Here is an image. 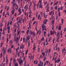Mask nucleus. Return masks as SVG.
Returning <instances> with one entry per match:
<instances>
[{
    "label": "nucleus",
    "instance_id": "1",
    "mask_svg": "<svg viewBox=\"0 0 66 66\" xmlns=\"http://www.w3.org/2000/svg\"><path fill=\"white\" fill-rule=\"evenodd\" d=\"M47 20L45 19V21H43V26H45V24H46L47 23Z\"/></svg>",
    "mask_w": 66,
    "mask_h": 66
},
{
    "label": "nucleus",
    "instance_id": "2",
    "mask_svg": "<svg viewBox=\"0 0 66 66\" xmlns=\"http://www.w3.org/2000/svg\"><path fill=\"white\" fill-rule=\"evenodd\" d=\"M16 43V44H18V42L19 41V40H18V37H17L16 39H15Z\"/></svg>",
    "mask_w": 66,
    "mask_h": 66
},
{
    "label": "nucleus",
    "instance_id": "3",
    "mask_svg": "<svg viewBox=\"0 0 66 66\" xmlns=\"http://www.w3.org/2000/svg\"><path fill=\"white\" fill-rule=\"evenodd\" d=\"M19 65H21V64H22V63H23V60H22L21 61V60L20 59L19 61Z\"/></svg>",
    "mask_w": 66,
    "mask_h": 66
},
{
    "label": "nucleus",
    "instance_id": "4",
    "mask_svg": "<svg viewBox=\"0 0 66 66\" xmlns=\"http://www.w3.org/2000/svg\"><path fill=\"white\" fill-rule=\"evenodd\" d=\"M34 46L33 47V49L34 50V51H35V43H34Z\"/></svg>",
    "mask_w": 66,
    "mask_h": 66
},
{
    "label": "nucleus",
    "instance_id": "5",
    "mask_svg": "<svg viewBox=\"0 0 66 66\" xmlns=\"http://www.w3.org/2000/svg\"><path fill=\"white\" fill-rule=\"evenodd\" d=\"M22 46V47H21ZM24 45H21L20 47V49H21V48H22V49H23L24 48Z\"/></svg>",
    "mask_w": 66,
    "mask_h": 66
},
{
    "label": "nucleus",
    "instance_id": "6",
    "mask_svg": "<svg viewBox=\"0 0 66 66\" xmlns=\"http://www.w3.org/2000/svg\"><path fill=\"white\" fill-rule=\"evenodd\" d=\"M19 34H21V31L20 30L18 32L17 35H19Z\"/></svg>",
    "mask_w": 66,
    "mask_h": 66
},
{
    "label": "nucleus",
    "instance_id": "7",
    "mask_svg": "<svg viewBox=\"0 0 66 66\" xmlns=\"http://www.w3.org/2000/svg\"><path fill=\"white\" fill-rule=\"evenodd\" d=\"M41 65H42V66H43V63L41 61H40V64H39Z\"/></svg>",
    "mask_w": 66,
    "mask_h": 66
},
{
    "label": "nucleus",
    "instance_id": "8",
    "mask_svg": "<svg viewBox=\"0 0 66 66\" xmlns=\"http://www.w3.org/2000/svg\"><path fill=\"white\" fill-rule=\"evenodd\" d=\"M54 30H53V32L51 33L50 35H53L54 34Z\"/></svg>",
    "mask_w": 66,
    "mask_h": 66
},
{
    "label": "nucleus",
    "instance_id": "9",
    "mask_svg": "<svg viewBox=\"0 0 66 66\" xmlns=\"http://www.w3.org/2000/svg\"><path fill=\"white\" fill-rule=\"evenodd\" d=\"M49 7H47V9H46V12H49Z\"/></svg>",
    "mask_w": 66,
    "mask_h": 66
},
{
    "label": "nucleus",
    "instance_id": "10",
    "mask_svg": "<svg viewBox=\"0 0 66 66\" xmlns=\"http://www.w3.org/2000/svg\"><path fill=\"white\" fill-rule=\"evenodd\" d=\"M33 34L32 37H34L35 36V34L34 33V32H33Z\"/></svg>",
    "mask_w": 66,
    "mask_h": 66
},
{
    "label": "nucleus",
    "instance_id": "11",
    "mask_svg": "<svg viewBox=\"0 0 66 66\" xmlns=\"http://www.w3.org/2000/svg\"><path fill=\"white\" fill-rule=\"evenodd\" d=\"M42 30L43 31H44V29H45V27H43V25H42Z\"/></svg>",
    "mask_w": 66,
    "mask_h": 66
},
{
    "label": "nucleus",
    "instance_id": "12",
    "mask_svg": "<svg viewBox=\"0 0 66 66\" xmlns=\"http://www.w3.org/2000/svg\"><path fill=\"white\" fill-rule=\"evenodd\" d=\"M60 36V32H58L56 36L57 37L58 36Z\"/></svg>",
    "mask_w": 66,
    "mask_h": 66
},
{
    "label": "nucleus",
    "instance_id": "13",
    "mask_svg": "<svg viewBox=\"0 0 66 66\" xmlns=\"http://www.w3.org/2000/svg\"><path fill=\"white\" fill-rule=\"evenodd\" d=\"M18 63H15V66H18Z\"/></svg>",
    "mask_w": 66,
    "mask_h": 66
},
{
    "label": "nucleus",
    "instance_id": "14",
    "mask_svg": "<svg viewBox=\"0 0 66 66\" xmlns=\"http://www.w3.org/2000/svg\"><path fill=\"white\" fill-rule=\"evenodd\" d=\"M39 8H41V9H42V8H43V6L42 5H40L39 6Z\"/></svg>",
    "mask_w": 66,
    "mask_h": 66
},
{
    "label": "nucleus",
    "instance_id": "15",
    "mask_svg": "<svg viewBox=\"0 0 66 66\" xmlns=\"http://www.w3.org/2000/svg\"><path fill=\"white\" fill-rule=\"evenodd\" d=\"M26 39H27V40H29L30 39V37L29 36H28V37H27Z\"/></svg>",
    "mask_w": 66,
    "mask_h": 66
},
{
    "label": "nucleus",
    "instance_id": "16",
    "mask_svg": "<svg viewBox=\"0 0 66 66\" xmlns=\"http://www.w3.org/2000/svg\"><path fill=\"white\" fill-rule=\"evenodd\" d=\"M58 29L59 30H61V26H60V27L58 28Z\"/></svg>",
    "mask_w": 66,
    "mask_h": 66
},
{
    "label": "nucleus",
    "instance_id": "17",
    "mask_svg": "<svg viewBox=\"0 0 66 66\" xmlns=\"http://www.w3.org/2000/svg\"><path fill=\"white\" fill-rule=\"evenodd\" d=\"M13 5V7H15V6H16V3H15Z\"/></svg>",
    "mask_w": 66,
    "mask_h": 66
},
{
    "label": "nucleus",
    "instance_id": "18",
    "mask_svg": "<svg viewBox=\"0 0 66 66\" xmlns=\"http://www.w3.org/2000/svg\"><path fill=\"white\" fill-rule=\"evenodd\" d=\"M9 50V52H10V53H11V51H12L11 50V49L10 48L9 49H8Z\"/></svg>",
    "mask_w": 66,
    "mask_h": 66
},
{
    "label": "nucleus",
    "instance_id": "19",
    "mask_svg": "<svg viewBox=\"0 0 66 66\" xmlns=\"http://www.w3.org/2000/svg\"><path fill=\"white\" fill-rule=\"evenodd\" d=\"M43 56L42 55H41L40 56V59H43Z\"/></svg>",
    "mask_w": 66,
    "mask_h": 66
},
{
    "label": "nucleus",
    "instance_id": "20",
    "mask_svg": "<svg viewBox=\"0 0 66 66\" xmlns=\"http://www.w3.org/2000/svg\"><path fill=\"white\" fill-rule=\"evenodd\" d=\"M64 20H63V19H61V21H62V24H63V21Z\"/></svg>",
    "mask_w": 66,
    "mask_h": 66
},
{
    "label": "nucleus",
    "instance_id": "21",
    "mask_svg": "<svg viewBox=\"0 0 66 66\" xmlns=\"http://www.w3.org/2000/svg\"><path fill=\"white\" fill-rule=\"evenodd\" d=\"M7 29L8 30H10V27L9 26H7Z\"/></svg>",
    "mask_w": 66,
    "mask_h": 66
},
{
    "label": "nucleus",
    "instance_id": "22",
    "mask_svg": "<svg viewBox=\"0 0 66 66\" xmlns=\"http://www.w3.org/2000/svg\"><path fill=\"white\" fill-rule=\"evenodd\" d=\"M29 27L30 28V29H31V23H29Z\"/></svg>",
    "mask_w": 66,
    "mask_h": 66
},
{
    "label": "nucleus",
    "instance_id": "23",
    "mask_svg": "<svg viewBox=\"0 0 66 66\" xmlns=\"http://www.w3.org/2000/svg\"><path fill=\"white\" fill-rule=\"evenodd\" d=\"M61 12H59V16L60 17V16H61Z\"/></svg>",
    "mask_w": 66,
    "mask_h": 66
},
{
    "label": "nucleus",
    "instance_id": "24",
    "mask_svg": "<svg viewBox=\"0 0 66 66\" xmlns=\"http://www.w3.org/2000/svg\"><path fill=\"white\" fill-rule=\"evenodd\" d=\"M36 22H37H37H38L36 21H35L34 22H33V24H35V23H36Z\"/></svg>",
    "mask_w": 66,
    "mask_h": 66
},
{
    "label": "nucleus",
    "instance_id": "25",
    "mask_svg": "<svg viewBox=\"0 0 66 66\" xmlns=\"http://www.w3.org/2000/svg\"><path fill=\"white\" fill-rule=\"evenodd\" d=\"M42 55H43V56H45V53L44 52L42 53Z\"/></svg>",
    "mask_w": 66,
    "mask_h": 66
},
{
    "label": "nucleus",
    "instance_id": "26",
    "mask_svg": "<svg viewBox=\"0 0 66 66\" xmlns=\"http://www.w3.org/2000/svg\"><path fill=\"white\" fill-rule=\"evenodd\" d=\"M46 57H45L43 59V61L44 62H45V61H46Z\"/></svg>",
    "mask_w": 66,
    "mask_h": 66
},
{
    "label": "nucleus",
    "instance_id": "27",
    "mask_svg": "<svg viewBox=\"0 0 66 66\" xmlns=\"http://www.w3.org/2000/svg\"><path fill=\"white\" fill-rule=\"evenodd\" d=\"M55 40V39L54 38L53 40V44H54V41Z\"/></svg>",
    "mask_w": 66,
    "mask_h": 66
},
{
    "label": "nucleus",
    "instance_id": "28",
    "mask_svg": "<svg viewBox=\"0 0 66 66\" xmlns=\"http://www.w3.org/2000/svg\"><path fill=\"white\" fill-rule=\"evenodd\" d=\"M41 40H43V41H44V38L43 37H42L41 39Z\"/></svg>",
    "mask_w": 66,
    "mask_h": 66
},
{
    "label": "nucleus",
    "instance_id": "29",
    "mask_svg": "<svg viewBox=\"0 0 66 66\" xmlns=\"http://www.w3.org/2000/svg\"><path fill=\"white\" fill-rule=\"evenodd\" d=\"M53 11H51V12L50 13H49V15H51L52 14V13Z\"/></svg>",
    "mask_w": 66,
    "mask_h": 66
},
{
    "label": "nucleus",
    "instance_id": "30",
    "mask_svg": "<svg viewBox=\"0 0 66 66\" xmlns=\"http://www.w3.org/2000/svg\"><path fill=\"white\" fill-rule=\"evenodd\" d=\"M40 48H38V52H39V51H40Z\"/></svg>",
    "mask_w": 66,
    "mask_h": 66
},
{
    "label": "nucleus",
    "instance_id": "31",
    "mask_svg": "<svg viewBox=\"0 0 66 66\" xmlns=\"http://www.w3.org/2000/svg\"><path fill=\"white\" fill-rule=\"evenodd\" d=\"M30 33L31 34V35H32L33 34V32H32V31H31L30 32Z\"/></svg>",
    "mask_w": 66,
    "mask_h": 66
},
{
    "label": "nucleus",
    "instance_id": "32",
    "mask_svg": "<svg viewBox=\"0 0 66 66\" xmlns=\"http://www.w3.org/2000/svg\"><path fill=\"white\" fill-rule=\"evenodd\" d=\"M11 12H12V14H13H13H14V11L12 10L11 11Z\"/></svg>",
    "mask_w": 66,
    "mask_h": 66
},
{
    "label": "nucleus",
    "instance_id": "33",
    "mask_svg": "<svg viewBox=\"0 0 66 66\" xmlns=\"http://www.w3.org/2000/svg\"><path fill=\"white\" fill-rule=\"evenodd\" d=\"M3 45V43H1L0 47H2Z\"/></svg>",
    "mask_w": 66,
    "mask_h": 66
},
{
    "label": "nucleus",
    "instance_id": "34",
    "mask_svg": "<svg viewBox=\"0 0 66 66\" xmlns=\"http://www.w3.org/2000/svg\"><path fill=\"white\" fill-rule=\"evenodd\" d=\"M54 20H53L51 22L52 23V24H53V23H54Z\"/></svg>",
    "mask_w": 66,
    "mask_h": 66
},
{
    "label": "nucleus",
    "instance_id": "35",
    "mask_svg": "<svg viewBox=\"0 0 66 66\" xmlns=\"http://www.w3.org/2000/svg\"><path fill=\"white\" fill-rule=\"evenodd\" d=\"M40 17V15H39L38 16V19H39Z\"/></svg>",
    "mask_w": 66,
    "mask_h": 66
},
{
    "label": "nucleus",
    "instance_id": "36",
    "mask_svg": "<svg viewBox=\"0 0 66 66\" xmlns=\"http://www.w3.org/2000/svg\"><path fill=\"white\" fill-rule=\"evenodd\" d=\"M15 61H16V60L15 59V58H14L13 59V63H15Z\"/></svg>",
    "mask_w": 66,
    "mask_h": 66
},
{
    "label": "nucleus",
    "instance_id": "37",
    "mask_svg": "<svg viewBox=\"0 0 66 66\" xmlns=\"http://www.w3.org/2000/svg\"><path fill=\"white\" fill-rule=\"evenodd\" d=\"M55 9H56V10H57V6H55L54 7Z\"/></svg>",
    "mask_w": 66,
    "mask_h": 66
},
{
    "label": "nucleus",
    "instance_id": "38",
    "mask_svg": "<svg viewBox=\"0 0 66 66\" xmlns=\"http://www.w3.org/2000/svg\"><path fill=\"white\" fill-rule=\"evenodd\" d=\"M58 2H57L56 3H55V5H57V4H58Z\"/></svg>",
    "mask_w": 66,
    "mask_h": 66
},
{
    "label": "nucleus",
    "instance_id": "39",
    "mask_svg": "<svg viewBox=\"0 0 66 66\" xmlns=\"http://www.w3.org/2000/svg\"><path fill=\"white\" fill-rule=\"evenodd\" d=\"M14 28H16V27H17V26L15 24H14Z\"/></svg>",
    "mask_w": 66,
    "mask_h": 66
},
{
    "label": "nucleus",
    "instance_id": "40",
    "mask_svg": "<svg viewBox=\"0 0 66 66\" xmlns=\"http://www.w3.org/2000/svg\"><path fill=\"white\" fill-rule=\"evenodd\" d=\"M25 40V38H24H24H23V40L24 42H25V41H24Z\"/></svg>",
    "mask_w": 66,
    "mask_h": 66
},
{
    "label": "nucleus",
    "instance_id": "41",
    "mask_svg": "<svg viewBox=\"0 0 66 66\" xmlns=\"http://www.w3.org/2000/svg\"><path fill=\"white\" fill-rule=\"evenodd\" d=\"M4 20V18H3L2 19V22H3Z\"/></svg>",
    "mask_w": 66,
    "mask_h": 66
},
{
    "label": "nucleus",
    "instance_id": "42",
    "mask_svg": "<svg viewBox=\"0 0 66 66\" xmlns=\"http://www.w3.org/2000/svg\"><path fill=\"white\" fill-rule=\"evenodd\" d=\"M29 30H28L27 32V34H28L29 33Z\"/></svg>",
    "mask_w": 66,
    "mask_h": 66
},
{
    "label": "nucleus",
    "instance_id": "43",
    "mask_svg": "<svg viewBox=\"0 0 66 66\" xmlns=\"http://www.w3.org/2000/svg\"><path fill=\"white\" fill-rule=\"evenodd\" d=\"M34 10H35V6L34 5Z\"/></svg>",
    "mask_w": 66,
    "mask_h": 66
},
{
    "label": "nucleus",
    "instance_id": "44",
    "mask_svg": "<svg viewBox=\"0 0 66 66\" xmlns=\"http://www.w3.org/2000/svg\"><path fill=\"white\" fill-rule=\"evenodd\" d=\"M18 11L19 12H20V11H21V9H19L18 10Z\"/></svg>",
    "mask_w": 66,
    "mask_h": 66
},
{
    "label": "nucleus",
    "instance_id": "45",
    "mask_svg": "<svg viewBox=\"0 0 66 66\" xmlns=\"http://www.w3.org/2000/svg\"><path fill=\"white\" fill-rule=\"evenodd\" d=\"M51 41V39L49 38V39L48 40V42H50Z\"/></svg>",
    "mask_w": 66,
    "mask_h": 66
},
{
    "label": "nucleus",
    "instance_id": "46",
    "mask_svg": "<svg viewBox=\"0 0 66 66\" xmlns=\"http://www.w3.org/2000/svg\"><path fill=\"white\" fill-rule=\"evenodd\" d=\"M57 11H60V8L59 7Z\"/></svg>",
    "mask_w": 66,
    "mask_h": 66
},
{
    "label": "nucleus",
    "instance_id": "47",
    "mask_svg": "<svg viewBox=\"0 0 66 66\" xmlns=\"http://www.w3.org/2000/svg\"><path fill=\"white\" fill-rule=\"evenodd\" d=\"M10 25H12V21H10Z\"/></svg>",
    "mask_w": 66,
    "mask_h": 66
},
{
    "label": "nucleus",
    "instance_id": "48",
    "mask_svg": "<svg viewBox=\"0 0 66 66\" xmlns=\"http://www.w3.org/2000/svg\"><path fill=\"white\" fill-rule=\"evenodd\" d=\"M53 16H52L51 18V19H53Z\"/></svg>",
    "mask_w": 66,
    "mask_h": 66
},
{
    "label": "nucleus",
    "instance_id": "49",
    "mask_svg": "<svg viewBox=\"0 0 66 66\" xmlns=\"http://www.w3.org/2000/svg\"><path fill=\"white\" fill-rule=\"evenodd\" d=\"M5 31V30H3V32L2 33V34L3 35V34H4V33H5V32H4Z\"/></svg>",
    "mask_w": 66,
    "mask_h": 66
},
{
    "label": "nucleus",
    "instance_id": "50",
    "mask_svg": "<svg viewBox=\"0 0 66 66\" xmlns=\"http://www.w3.org/2000/svg\"><path fill=\"white\" fill-rule=\"evenodd\" d=\"M36 65H37V63H38V62H37V60H36Z\"/></svg>",
    "mask_w": 66,
    "mask_h": 66
},
{
    "label": "nucleus",
    "instance_id": "51",
    "mask_svg": "<svg viewBox=\"0 0 66 66\" xmlns=\"http://www.w3.org/2000/svg\"><path fill=\"white\" fill-rule=\"evenodd\" d=\"M21 21V19L19 20V23H20V21Z\"/></svg>",
    "mask_w": 66,
    "mask_h": 66
},
{
    "label": "nucleus",
    "instance_id": "52",
    "mask_svg": "<svg viewBox=\"0 0 66 66\" xmlns=\"http://www.w3.org/2000/svg\"><path fill=\"white\" fill-rule=\"evenodd\" d=\"M3 62H2V63H1V65H0V66H1L2 65H3Z\"/></svg>",
    "mask_w": 66,
    "mask_h": 66
},
{
    "label": "nucleus",
    "instance_id": "53",
    "mask_svg": "<svg viewBox=\"0 0 66 66\" xmlns=\"http://www.w3.org/2000/svg\"><path fill=\"white\" fill-rule=\"evenodd\" d=\"M31 57L32 59V58L33 59V58H34V56H32L31 55Z\"/></svg>",
    "mask_w": 66,
    "mask_h": 66
},
{
    "label": "nucleus",
    "instance_id": "54",
    "mask_svg": "<svg viewBox=\"0 0 66 66\" xmlns=\"http://www.w3.org/2000/svg\"><path fill=\"white\" fill-rule=\"evenodd\" d=\"M27 5H26L25 6V7H24V9H26V8H27Z\"/></svg>",
    "mask_w": 66,
    "mask_h": 66
},
{
    "label": "nucleus",
    "instance_id": "55",
    "mask_svg": "<svg viewBox=\"0 0 66 66\" xmlns=\"http://www.w3.org/2000/svg\"><path fill=\"white\" fill-rule=\"evenodd\" d=\"M6 51H4L3 54H4V53H5V52H6Z\"/></svg>",
    "mask_w": 66,
    "mask_h": 66
},
{
    "label": "nucleus",
    "instance_id": "56",
    "mask_svg": "<svg viewBox=\"0 0 66 66\" xmlns=\"http://www.w3.org/2000/svg\"><path fill=\"white\" fill-rule=\"evenodd\" d=\"M57 43L56 46H55V47H56V48H57Z\"/></svg>",
    "mask_w": 66,
    "mask_h": 66
},
{
    "label": "nucleus",
    "instance_id": "57",
    "mask_svg": "<svg viewBox=\"0 0 66 66\" xmlns=\"http://www.w3.org/2000/svg\"><path fill=\"white\" fill-rule=\"evenodd\" d=\"M9 41V38H8L7 39V43H8V42Z\"/></svg>",
    "mask_w": 66,
    "mask_h": 66
},
{
    "label": "nucleus",
    "instance_id": "58",
    "mask_svg": "<svg viewBox=\"0 0 66 66\" xmlns=\"http://www.w3.org/2000/svg\"><path fill=\"white\" fill-rule=\"evenodd\" d=\"M10 23H7V27H9V24Z\"/></svg>",
    "mask_w": 66,
    "mask_h": 66
},
{
    "label": "nucleus",
    "instance_id": "59",
    "mask_svg": "<svg viewBox=\"0 0 66 66\" xmlns=\"http://www.w3.org/2000/svg\"><path fill=\"white\" fill-rule=\"evenodd\" d=\"M12 40H10V43H11V44H12Z\"/></svg>",
    "mask_w": 66,
    "mask_h": 66
},
{
    "label": "nucleus",
    "instance_id": "60",
    "mask_svg": "<svg viewBox=\"0 0 66 66\" xmlns=\"http://www.w3.org/2000/svg\"><path fill=\"white\" fill-rule=\"evenodd\" d=\"M62 9H63V7H61V9H60L61 10H62Z\"/></svg>",
    "mask_w": 66,
    "mask_h": 66
},
{
    "label": "nucleus",
    "instance_id": "61",
    "mask_svg": "<svg viewBox=\"0 0 66 66\" xmlns=\"http://www.w3.org/2000/svg\"><path fill=\"white\" fill-rule=\"evenodd\" d=\"M61 60L60 59H58L57 60V62H60V60Z\"/></svg>",
    "mask_w": 66,
    "mask_h": 66
},
{
    "label": "nucleus",
    "instance_id": "62",
    "mask_svg": "<svg viewBox=\"0 0 66 66\" xmlns=\"http://www.w3.org/2000/svg\"><path fill=\"white\" fill-rule=\"evenodd\" d=\"M46 65V62H45L44 63V66H45V65Z\"/></svg>",
    "mask_w": 66,
    "mask_h": 66
},
{
    "label": "nucleus",
    "instance_id": "63",
    "mask_svg": "<svg viewBox=\"0 0 66 66\" xmlns=\"http://www.w3.org/2000/svg\"><path fill=\"white\" fill-rule=\"evenodd\" d=\"M24 19H23L22 20V22L23 23H24Z\"/></svg>",
    "mask_w": 66,
    "mask_h": 66
},
{
    "label": "nucleus",
    "instance_id": "64",
    "mask_svg": "<svg viewBox=\"0 0 66 66\" xmlns=\"http://www.w3.org/2000/svg\"><path fill=\"white\" fill-rule=\"evenodd\" d=\"M66 31V28H65L64 29V31Z\"/></svg>",
    "mask_w": 66,
    "mask_h": 66
}]
</instances>
